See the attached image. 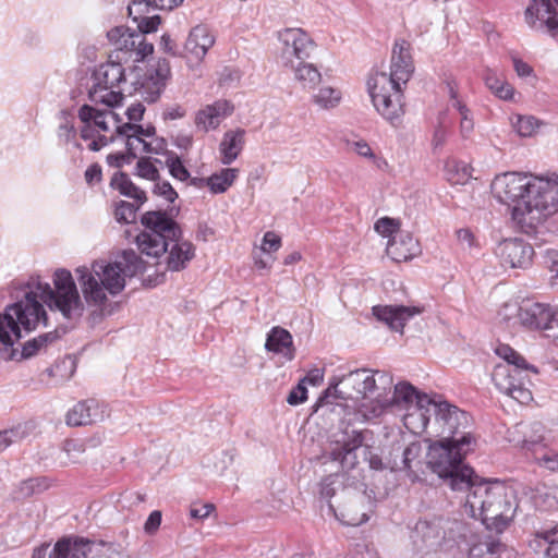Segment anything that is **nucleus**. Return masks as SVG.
Here are the masks:
<instances>
[{"mask_svg":"<svg viewBox=\"0 0 558 558\" xmlns=\"http://www.w3.org/2000/svg\"><path fill=\"white\" fill-rule=\"evenodd\" d=\"M53 286L52 289L49 283L43 282L39 276L31 277L25 283L23 299L8 305L0 314V354L3 359H16L13 345L22 337L21 328L32 331L39 325H48L43 303L51 311H59L69 320L82 317L85 306L71 272L57 269Z\"/></svg>","mask_w":558,"mask_h":558,"instance_id":"obj_1","label":"nucleus"},{"mask_svg":"<svg viewBox=\"0 0 558 558\" xmlns=\"http://www.w3.org/2000/svg\"><path fill=\"white\" fill-rule=\"evenodd\" d=\"M392 385V377L388 373L376 371L368 374L367 369H356L337 383H330L325 395L318 402H325L330 396L343 400H361L357 411L348 413L339 423L338 430L329 439L323 458L326 461L337 462L342 471L353 470L359 464L356 450L363 446L364 433L354 426L356 421H368L360 414L363 403L371 407L369 396L386 391Z\"/></svg>","mask_w":558,"mask_h":558,"instance_id":"obj_2","label":"nucleus"},{"mask_svg":"<svg viewBox=\"0 0 558 558\" xmlns=\"http://www.w3.org/2000/svg\"><path fill=\"white\" fill-rule=\"evenodd\" d=\"M122 260L106 263L96 260L90 267L76 268L77 280L88 306L95 307L90 313L93 324L99 323L107 311V294L116 295L125 287V277H133L145 269L144 262L133 250L123 251Z\"/></svg>","mask_w":558,"mask_h":558,"instance_id":"obj_3","label":"nucleus"},{"mask_svg":"<svg viewBox=\"0 0 558 558\" xmlns=\"http://www.w3.org/2000/svg\"><path fill=\"white\" fill-rule=\"evenodd\" d=\"M414 72L410 44L396 40L391 54L390 74L377 72L367 81V88L377 112L392 125H398L404 114L403 90Z\"/></svg>","mask_w":558,"mask_h":558,"instance_id":"obj_4","label":"nucleus"},{"mask_svg":"<svg viewBox=\"0 0 558 558\" xmlns=\"http://www.w3.org/2000/svg\"><path fill=\"white\" fill-rule=\"evenodd\" d=\"M145 230L136 236V244L142 254L159 257L169 250L166 258L167 269L180 271L195 255V247L189 241H182L179 225L165 211L151 210L141 218Z\"/></svg>","mask_w":558,"mask_h":558,"instance_id":"obj_5","label":"nucleus"},{"mask_svg":"<svg viewBox=\"0 0 558 558\" xmlns=\"http://www.w3.org/2000/svg\"><path fill=\"white\" fill-rule=\"evenodd\" d=\"M465 512L480 519L487 530L501 533L513 520L518 502L512 488L504 483L476 476L468 487Z\"/></svg>","mask_w":558,"mask_h":558,"instance_id":"obj_6","label":"nucleus"},{"mask_svg":"<svg viewBox=\"0 0 558 558\" xmlns=\"http://www.w3.org/2000/svg\"><path fill=\"white\" fill-rule=\"evenodd\" d=\"M474 447L470 438H462L461 442L433 441L426 453V464L433 473L447 482L452 490H465L477 476L472 468L463 463Z\"/></svg>","mask_w":558,"mask_h":558,"instance_id":"obj_7","label":"nucleus"},{"mask_svg":"<svg viewBox=\"0 0 558 558\" xmlns=\"http://www.w3.org/2000/svg\"><path fill=\"white\" fill-rule=\"evenodd\" d=\"M557 211L558 175H534L529 201H526L523 207H517L513 213V220L522 226H532Z\"/></svg>","mask_w":558,"mask_h":558,"instance_id":"obj_8","label":"nucleus"},{"mask_svg":"<svg viewBox=\"0 0 558 558\" xmlns=\"http://www.w3.org/2000/svg\"><path fill=\"white\" fill-rule=\"evenodd\" d=\"M434 416L430 428L440 437L439 440L461 442L462 438H470L471 445L476 444L472 434V417L465 411L446 400H437V404H434Z\"/></svg>","mask_w":558,"mask_h":558,"instance_id":"obj_9","label":"nucleus"},{"mask_svg":"<svg viewBox=\"0 0 558 558\" xmlns=\"http://www.w3.org/2000/svg\"><path fill=\"white\" fill-rule=\"evenodd\" d=\"M92 85L88 89V99L95 105L114 107L123 99L120 90H114L125 81L124 68L119 62L100 64L92 74Z\"/></svg>","mask_w":558,"mask_h":558,"instance_id":"obj_10","label":"nucleus"},{"mask_svg":"<svg viewBox=\"0 0 558 558\" xmlns=\"http://www.w3.org/2000/svg\"><path fill=\"white\" fill-rule=\"evenodd\" d=\"M534 175L523 172L498 174L492 182V192L497 201L511 207V216L517 207H523L529 201Z\"/></svg>","mask_w":558,"mask_h":558,"instance_id":"obj_11","label":"nucleus"},{"mask_svg":"<svg viewBox=\"0 0 558 558\" xmlns=\"http://www.w3.org/2000/svg\"><path fill=\"white\" fill-rule=\"evenodd\" d=\"M422 396L427 395L420 392L410 383L401 381L395 386L393 395L390 399H383V393L378 392L375 396V400L371 402V407L366 403L361 405L360 414L364 418H375L380 416L387 409L410 411Z\"/></svg>","mask_w":558,"mask_h":558,"instance_id":"obj_12","label":"nucleus"},{"mask_svg":"<svg viewBox=\"0 0 558 558\" xmlns=\"http://www.w3.org/2000/svg\"><path fill=\"white\" fill-rule=\"evenodd\" d=\"M279 61L284 69L308 60L316 48L315 41L302 28H286L278 33Z\"/></svg>","mask_w":558,"mask_h":558,"instance_id":"obj_13","label":"nucleus"},{"mask_svg":"<svg viewBox=\"0 0 558 558\" xmlns=\"http://www.w3.org/2000/svg\"><path fill=\"white\" fill-rule=\"evenodd\" d=\"M524 19L532 29L558 40V0H531Z\"/></svg>","mask_w":558,"mask_h":558,"instance_id":"obj_14","label":"nucleus"},{"mask_svg":"<svg viewBox=\"0 0 558 558\" xmlns=\"http://www.w3.org/2000/svg\"><path fill=\"white\" fill-rule=\"evenodd\" d=\"M90 542L81 537H63L50 549L44 544L34 549L32 558H87Z\"/></svg>","mask_w":558,"mask_h":558,"instance_id":"obj_15","label":"nucleus"},{"mask_svg":"<svg viewBox=\"0 0 558 558\" xmlns=\"http://www.w3.org/2000/svg\"><path fill=\"white\" fill-rule=\"evenodd\" d=\"M171 75L170 63L167 59H159L156 65L149 69L141 83L140 94L147 102H155L163 92Z\"/></svg>","mask_w":558,"mask_h":558,"instance_id":"obj_16","label":"nucleus"},{"mask_svg":"<svg viewBox=\"0 0 558 558\" xmlns=\"http://www.w3.org/2000/svg\"><path fill=\"white\" fill-rule=\"evenodd\" d=\"M372 311L374 316L387 324L390 329L402 332L407 320L423 313L424 308L421 306L376 305Z\"/></svg>","mask_w":558,"mask_h":558,"instance_id":"obj_17","label":"nucleus"},{"mask_svg":"<svg viewBox=\"0 0 558 558\" xmlns=\"http://www.w3.org/2000/svg\"><path fill=\"white\" fill-rule=\"evenodd\" d=\"M533 247L520 239L506 240L499 246L502 265L511 268H525L532 263Z\"/></svg>","mask_w":558,"mask_h":558,"instance_id":"obj_18","label":"nucleus"},{"mask_svg":"<svg viewBox=\"0 0 558 558\" xmlns=\"http://www.w3.org/2000/svg\"><path fill=\"white\" fill-rule=\"evenodd\" d=\"M215 44V37L204 25L192 28L184 45L185 58L190 62H201L208 49Z\"/></svg>","mask_w":558,"mask_h":558,"instance_id":"obj_19","label":"nucleus"},{"mask_svg":"<svg viewBox=\"0 0 558 558\" xmlns=\"http://www.w3.org/2000/svg\"><path fill=\"white\" fill-rule=\"evenodd\" d=\"M434 404L437 400L429 396H422L414 407L403 415L404 425L413 433H424L430 424V413L434 414Z\"/></svg>","mask_w":558,"mask_h":558,"instance_id":"obj_20","label":"nucleus"},{"mask_svg":"<svg viewBox=\"0 0 558 558\" xmlns=\"http://www.w3.org/2000/svg\"><path fill=\"white\" fill-rule=\"evenodd\" d=\"M413 533L414 542L416 544L420 543L422 547L427 549L437 548L446 537L441 519H435L432 521L420 520L415 524Z\"/></svg>","mask_w":558,"mask_h":558,"instance_id":"obj_21","label":"nucleus"},{"mask_svg":"<svg viewBox=\"0 0 558 558\" xmlns=\"http://www.w3.org/2000/svg\"><path fill=\"white\" fill-rule=\"evenodd\" d=\"M386 253L396 263L410 260L420 253L418 241L409 232H399L389 240Z\"/></svg>","mask_w":558,"mask_h":558,"instance_id":"obj_22","label":"nucleus"},{"mask_svg":"<svg viewBox=\"0 0 558 558\" xmlns=\"http://www.w3.org/2000/svg\"><path fill=\"white\" fill-rule=\"evenodd\" d=\"M393 451H397L396 457L392 459V464L389 465V470L396 471H408L414 472V468L420 469L422 461L421 456L423 453V447L421 442L413 441L401 450V447H393Z\"/></svg>","mask_w":558,"mask_h":558,"instance_id":"obj_23","label":"nucleus"},{"mask_svg":"<svg viewBox=\"0 0 558 558\" xmlns=\"http://www.w3.org/2000/svg\"><path fill=\"white\" fill-rule=\"evenodd\" d=\"M265 349L283 355L288 361H292L295 356L292 335L280 326L272 327L267 333Z\"/></svg>","mask_w":558,"mask_h":558,"instance_id":"obj_24","label":"nucleus"},{"mask_svg":"<svg viewBox=\"0 0 558 558\" xmlns=\"http://www.w3.org/2000/svg\"><path fill=\"white\" fill-rule=\"evenodd\" d=\"M550 312V307L545 304L526 303L519 307L518 317L523 326L543 330L548 324Z\"/></svg>","mask_w":558,"mask_h":558,"instance_id":"obj_25","label":"nucleus"},{"mask_svg":"<svg viewBox=\"0 0 558 558\" xmlns=\"http://www.w3.org/2000/svg\"><path fill=\"white\" fill-rule=\"evenodd\" d=\"M150 5L146 0H133L128 7L129 16L136 24L137 31L142 33L156 32L161 19L159 15L147 16Z\"/></svg>","mask_w":558,"mask_h":558,"instance_id":"obj_26","label":"nucleus"},{"mask_svg":"<svg viewBox=\"0 0 558 558\" xmlns=\"http://www.w3.org/2000/svg\"><path fill=\"white\" fill-rule=\"evenodd\" d=\"M244 144L245 131L243 129L227 131L219 145L221 162L231 165L243 150Z\"/></svg>","mask_w":558,"mask_h":558,"instance_id":"obj_27","label":"nucleus"},{"mask_svg":"<svg viewBox=\"0 0 558 558\" xmlns=\"http://www.w3.org/2000/svg\"><path fill=\"white\" fill-rule=\"evenodd\" d=\"M515 432L522 436V448L533 451V453L542 447L545 440V426L537 421L520 423L515 426Z\"/></svg>","mask_w":558,"mask_h":558,"instance_id":"obj_28","label":"nucleus"},{"mask_svg":"<svg viewBox=\"0 0 558 558\" xmlns=\"http://www.w3.org/2000/svg\"><path fill=\"white\" fill-rule=\"evenodd\" d=\"M97 417L95 400L80 401L68 412L66 424L70 426L88 425L95 423Z\"/></svg>","mask_w":558,"mask_h":558,"instance_id":"obj_29","label":"nucleus"},{"mask_svg":"<svg viewBox=\"0 0 558 558\" xmlns=\"http://www.w3.org/2000/svg\"><path fill=\"white\" fill-rule=\"evenodd\" d=\"M293 73L294 80L299 82L304 89H314L322 81L320 71L307 60L298 62L294 66L287 69Z\"/></svg>","mask_w":558,"mask_h":558,"instance_id":"obj_30","label":"nucleus"},{"mask_svg":"<svg viewBox=\"0 0 558 558\" xmlns=\"http://www.w3.org/2000/svg\"><path fill=\"white\" fill-rule=\"evenodd\" d=\"M110 107H106V109H97L90 105H83L78 110V118L84 123H89L90 121L102 132L109 131V125L106 120L107 117H110L114 123H118V117L114 112L109 110Z\"/></svg>","mask_w":558,"mask_h":558,"instance_id":"obj_31","label":"nucleus"},{"mask_svg":"<svg viewBox=\"0 0 558 558\" xmlns=\"http://www.w3.org/2000/svg\"><path fill=\"white\" fill-rule=\"evenodd\" d=\"M110 185L118 190L122 195L135 199L140 205L146 201V193L136 186L124 172H117L110 181Z\"/></svg>","mask_w":558,"mask_h":558,"instance_id":"obj_32","label":"nucleus"},{"mask_svg":"<svg viewBox=\"0 0 558 558\" xmlns=\"http://www.w3.org/2000/svg\"><path fill=\"white\" fill-rule=\"evenodd\" d=\"M141 31H131L130 27H116L108 33V38L116 44L119 50H135L138 39H141Z\"/></svg>","mask_w":558,"mask_h":558,"instance_id":"obj_33","label":"nucleus"},{"mask_svg":"<svg viewBox=\"0 0 558 558\" xmlns=\"http://www.w3.org/2000/svg\"><path fill=\"white\" fill-rule=\"evenodd\" d=\"M521 373H524L523 367H518V365L511 363H499L493 369L492 380L501 392L502 390H509L513 376L521 375Z\"/></svg>","mask_w":558,"mask_h":558,"instance_id":"obj_34","label":"nucleus"},{"mask_svg":"<svg viewBox=\"0 0 558 558\" xmlns=\"http://www.w3.org/2000/svg\"><path fill=\"white\" fill-rule=\"evenodd\" d=\"M530 368L524 367V373H521V375L513 376L509 390H502L501 392L511 397L515 401H518L521 404L529 403L532 398V392L527 387V384H530V379L527 376V371Z\"/></svg>","mask_w":558,"mask_h":558,"instance_id":"obj_35","label":"nucleus"},{"mask_svg":"<svg viewBox=\"0 0 558 558\" xmlns=\"http://www.w3.org/2000/svg\"><path fill=\"white\" fill-rule=\"evenodd\" d=\"M238 170L232 168L222 169L218 173L206 179V185L214 194L225 193L234 182Z\"/></svg>","mask_w":558,"mask_h":558,"instance_id":"obj_36","label":"nucleus"},{"mask_svg":"<svg viewBox=\"0 0 558 558\" xmlns=\"http://www.w3.org/2000/svg\"><path fill=\"white\" fill-rule=\"evenodd\" d=\"M58 338L59 335L54 330L39 335L38 337L28 340L22 347L21 357L29 359L36 355L41 350L46 349L48 344L54 342Z\"/></svg>","mask_w":558,"mask_h":558,"instance_id":"obj_37","label":"nucleus"},{"mask_svg":"<svg viewBox=\"0 0 558 558\" xmlns=\"http://www.w3.org/2000/svg\"><path fill=\"white\" fill-rule=\"evenodd\" d=\"M542 124L543 122L534 116L514 114L511 117L513 130L522 137L533 136Z\"/></svg>","mask_w":558,"mask_h":558,"instance_id":"obj_38","label":"nucleus"},{"mask_svg":"<svg viewBox=\"0 0 558 558\" xmlns=\"http://www.w3.org/2000/svg\"><path fill=\"white\" fill-rule=\"evenodd\" d=\"M341 99V93L330 86L319 88L318 93L313 95V101L322 109H331L338 106Z\"/></svg>","mask_w":558,"mask_h":558,"instance_id":"obj_39","label":"nucleus"},{"mask_svg":"<svg viewBox=\"0 0 558 558\" xmlns=\"http://www.w3.org/2000/svg\"><path fill=\"white\" fill-rule=\"evenodd\" d=\"M165 165L168 167L170 174L180 181L190 179V172L183 165L181 158L173 151L166 153Z\"/></svg>","mask_w":558,"mask_h":558,"instance_id":"obj_40","label":"nucleus"},{"mask_svg":"<svg viewBox=\"0 0 558 558\" xmlns=\"http://www.w3.org/2000/svg\"><path fill=\"white\" fill-rule=\"evenodd\" d=\"M142 205L137 203L135 206L132 203L120 201L116 205L114 217L120 223H133L136 220V213Z\"/></svg>","mask_w":558,"mask_h":558,"instance_id":"obj_41","label":"nucleus"},{"mask_svg":"<svg viewBox=\"0 0 558 558\" xmlns=\"http://www.w3.org/2000/svg\"><path fill=\"white\" fill-rule=\"evenodd\" d=\"M496 353L505 360L504 363H511L512 365H518V367L531 368L534 373H537V369L534 366H531L526 363L525 359L521 356L518 352H515L509 345L502 344L496 349Z\"/></svg>","mask_w":558,"mask_h":558,"instance_id":"obj_42","label":"nucleus"},{"mask_svg":"<svg viewBox=\"0 0 558 558\" xmlns=\"http://www.w3.org/2000/svg\"><path fill=\"white\" fill-rule=\"evenodd\" d=\"M536 463L549 471H558V452L553 449L541 447L534 452Z\"/></svg>","mask_w":558,"mask_h":558,"instance_id":"obj_43","label":"nucleus"},{"mask_svg":"<svg viewBox=\"0 0 558 558\" xmlns=\"http://www.w3.org/2000/svg\"><path fill=\"white\" fill-rule=\"evenodd\" d=\"M539 545L545 547L547 558H558V534L555 531L537 533Z\"/></svg>","mask_w":558,"mask_h":558,"instance_id":"obj_44","label":"nucleus"},{"mask_svg":"<svg viewBox=\"0 0 558 558\" xmlns=\"http://www.w3.org/2000/svg\"><path fill=\"white\" fill-rule=\"evenodd\" d=\"M445 112L440 113L438 124L433 133L432 147L434 153L440 150L447 142L449 130L445 122Z\"/></svg>","mask_w":558,"mask_h":558,"instance_id":"obj_45","label":"nucleus"},{"mask_svg":"<svg viewBox=\"0 0 558 558\" xmlns=\"http://www.w3.org/2000/svg\"><path fill=\"white\" fill-rule=\"evenodd\" d=\"M375 230L381 234L383 236H393L398 234L399 231V221L389 217L380 218L376 221L374 226Z\"/></svg>","mask_w":558,"mask_h":558,"instance_id":"obj_46","label":"nucleus"},{"mask_svg":"<svg viewBox=\"0 0 558 558\" xmlns=\"http://www.w3.org/2000/svg\"><path fill=\"white\" fill-rule=\"evenodd\" d=\"M137 174L141 178L157 181L159 180V171L149 158H141L136 165Z\"/></svg>","mask_w":558,"mask_h":558,"instance_id":"obj_47","label":"nucleus"},{"mask_svg":"<svg viewBox=\"0 0 558 558\" xmlns=\"http://www.w3.org/2000/svg\"><path fill=\"white\" fill-rule=\"evenodd\" d=\"M195 124L197 128L207 132L210 129H216L219 126L218 120L215 118L211 111L207 112V106L199 110L195 118Z\"/></svg>","mask_w":558,"mask_h":558,"instance_id":"obj_48","label":"nucleus"},{"mask_svg":"<svg viewBox=\"0 0 558 558\" xmlns=\"http://www.w3.org/2000/svg\"><path fill=\"white\" fill-rule=\"evenodd\" d=\"M211 111L215 118L220 123L221 119L230 116L233 112V105L225 99H219L213 105H207V112Z\"/></svg>","mask_w":558,"mask_h":558,"instance_id":"obj_49","label":"nucleus"},{"mask_svg":"<svg viewBox=\"0 0 558 558\" xmlns=\"http://www.w3.org/2000/svg\"><path fill=\"white\" fill-rule=\"evenodd\" d=\"M368 520L365 512L355 511L353 508H344L341 511V521L351 526H357Z\"/></svg>","mask_w":558,"mask_h":558,"instance_id":"obj_50","label":"nucleus"},{"mask_svg":"<svg viewBox=\"0 0 558 558\" xmlns=\"http://www.w3.org/2000/svg\"><path fill=\"white\" fill-rule=\"evenodd\" d=\"M154 194L163 197L166 201L173 203L178 198V193L168 181H155Z\"/></svg>","mask_w":558,"mask_h":558,"instance_id":"obj_51","label":"nucleus"},{"mask_svg":"<svg viewBox=\"0 0 558 558\" xmlns=\"http://www.w3.org/2000/svg\"><path fill=\"white\" fill-rule=\"evenodd\" d=\"M365 460L368 462V465L372 470L383 471L385 469H389V465L392 464V460L389 459L387 462H384L383 459L375 452H373L372 448L366 446L364 448Z\"/></svg>","mask_w":558,"mask_h":558,"instance_id":"obj_52","label":"nucleus"},{"mask_svg":"<svg viewBox=\"0 0 558 558\" xmlns=\"http://www.w3.org/2000/svg\"><path fill=\"white\" fill-rule=\"evenodd\" d=\"M307 399V389L304 386V380H300L299 384L289 392L287 402L290 405H298L303 403Z\"/></svg>","mask_w":558,"mask_h":558,"instance_id":"obj_53","label":"nucleus"},{"mask_svg":"<svg viewBox=\"0 0 558 558\" xmlns=\"http://www.w3.org/2000/svg\"><path fill=\"white\" fill-rule=\"evenodd\" d=\"M117 132L119 134H128V132H133V133L137 134L140 137L142 135L151 136L155 134V128L147 126L146 129H144L142 125L124 123L122 125H117Z\"/></svg>","mask_w":558,"mask_h":558,"instance_id":"obj_54","label":"nucleus"},{"mask_svg":"<svg viewBox=\"0 0 558 558\" xmlns=\"http://www.w3.org/2000/svg\"><path fill=\"white\" fill-rule=\"evenodd\" d=\"M45 489V486L41 484V480L39 478H29L21 483L20 485V494L23 497H29L33 494L39 493Z\"/></svg>","mask_w":558,"mask_h":558,"instance_id":"obj_55","label":"nucleus"},{"mask_svg":"<svg viewBox=\"0 0 558 558\" xmlns=\"http://www.w3.org/2000/svg\"><path fill=\"white\" fill-rule=\"evenodd\" d=\"M280 245H281V240L275 232L268 231L264 234L263 245H262V250L264 252H267V253L276 252L279 250Z\"/></svg>","mask_w":558,"mask_h":558,"instance_id":"obj_56","label":"nucleus"},{"mask_svg":"<svg viewBox=\"0 0 558 558\" xmlns=\"http://www.w3.org/2000/svg\"><path fill=\"white\" fill-rule=\"evenodd\" d=\"M543 331L547 338L558 340V308L550 312L548 324L544 327Z\"/></svg>","mask_w":558,"mask_h":558,"instance_id":"obj_57","label":"nucleus"},{"mask_svg":"<svg viewBox=\"0 0 558 558\" xmlns=\"http://www.w3.org/2000/svg\"><path fill=\"white\" fill-rule=\"evenodd\" d=\"M145 34H141V39H138L137 46L134 50L136 58L135 61L144 60L147 56L151 54L154 51V46L150 43H147L144 37Z\"/></svg>","mask_w":558,"mask_h":558,"instance_id":"obj_58","label":"nucleus"},{"mask_svg":"<svg viewBox=\"0 0 558 558\" xmlns=\"http://www.w3.org/2000/svg\"><path fill=\"white\" fill-rule=\"evenodd\" d=\"M160 524H161V512L158 510H155L148 515V518L144 524V531L147 534L153 535L157 532Z\"/></svg>","mask_w":558,"mask_h":558,"instance_id":"obj_59","label":"nucleus"},{"mask_svg":"<svg viewBox=\"0 0 558 558\" xmlns=\"http://www.w3.org/2000/svg\"><path fill=\"white\" fill-rule=\"evenodd\" d=\"M134 158L126 153H116L107 156V162L111 167L121 168L124 163H130Z\"/></svg>","mask_w":558,"mask_h":558,"instance_id":"obj_60","label":"nucleus"},{"mask_svg":"<svg viewBox=\"0 0 558 558\" xmlns=\"http://www.w3.org/2000/svg\"><path fill=\"white\" fill-rule=\"evenodd\" d=\"M483 80L485 82V85L487 86V88L493 93L495 94L496 90L498 89L499 86H501L502 84V80L497 75L496 72L492 71V70H487L485 73H484V76H483Z\"/></svg>","mask_w":558,"mask_h":558,"instance_id":"obj_61","label":"nucleus"},{"mask_svg":"<svg viewBox=\"0 0 558 558\" xmlns=\"http://www.w3.org/2000/svg\"><path fill=\"white\" fill-rule=\"evenodd\" d=\"M124 135L126 136V151L131 157L136 158V149L138 146H142L141 143H144V140L133 132H128V134Z\"/></svg>","mask_w":558,"mask_h":558,"instance_id":"obj_62","label":"nucleus"},{"mask_svg":"<svg viewBox=\"0 0 558 558\" xmlns=\"http://www.w3.org/2000/svg\"><path fill=\"white\" fill-rule=\"evenodd\" d=\"M19 439L16 429H5L0 432V452L5 450L11 444Z\"/></svg>","mask_w":558,"mask_h":558,"instance_id":"obj_63","label":"nucleus"},{"mask_svg":"<svg viewBox=\"0 0 558 558\" xmlns=\"http://www.w3.org/2000/svg\"><path fill=\"white\" fill-rule=\"evenodd\" d=\"M85 180L92 185L101 181V167L98 163H93L85 171Z\"/></svg>","mask_w":558,"mask_h":558,"instance_id":"obj_64","label":"nucleus"}]
</instances>
